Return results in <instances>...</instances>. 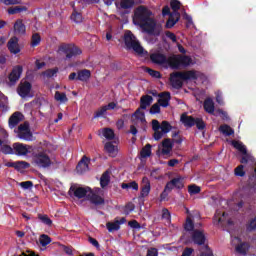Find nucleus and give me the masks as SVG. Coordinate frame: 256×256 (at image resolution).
Returning a JSON list of instances; mask_svg holds the SVG:
<instances>
[{
	"label": "nucleus",
	"instance_id": "774afa93",
	"mask_svg": "<svg viewBox=\"0 0 256 256\" xmlns=\"http://www.w3.org/2000/svg\"><path fill=\"white\" fill-rule=\"evenodd\" d=\"M193 251H195L193 248H185L182 256H191L193 255Z\"/></svg>",
	"mask_w": 256,
	"mask_h": 256
},
{
	"label": "nucleus",
	"instance_id": "6e6552de",
	"mask_svg": "<svg viewBox=\"0 0 256 256\" xmlns=\"http://www.w3.org/2000/svg\"><path fill=\"white\" fill-rule=\"evenodd\" d=\"M33 161L37 167H42L43 169H47V167H51V158L45 152H40L34 155Z\"/></svg>",
	"mask_w": 256,
	"mask_h": 256
},
{
	"label": "nucleus",
	"instance_id": "bb28decb",
	"mask_svg": "<svg viewBox=\"0 0 256 256\" xmlns=\"http://www.w3.org/2000/svg\"><path fill=\"white\" fill-rule=\"evenodd\" d=\"M76 79L77 81H82L83 83H87V80L91 79V71L88 69H83L78 71Z\"/></svg>",
	"mask_w": 256,
	"mask_h": 256
},
{
	"label": "nucleus",
	"instance_id": "2eb2a0df",
	"mask_svg": "<svg viewBox=\"0 0 256 256\" xmlns=\"http://www.w3.org/2000/svg\"><path fill=\"white\" fill-rule=\"evenodd\" d=\"M124 223H127V219H125V217H122L119 220L116 219L114 222H108L106 224V227L109 233H113V231H119V229H121V225H123Z\"/></svg>",
	"mask_w": 256,
	"mask_h": 256
},
{
	"label": "nucleus",
	"instance_id": "680f3d73",
	"mask_svg": "<svg viewBox=\"0 0 256 256\" xmlns=\"http://www.w3.org/2000/svg\"><path fill=\"white\" fill-rule=\"evenodd\" d=\"M124 211L126 215H129V213H132V211H135V204H133V202L126 204Z\"/></svg>",
	"mask_w": 256,
	"mask_h": 256
},
{
	"label": "nucleus",
	"instance_id": "8fccbe9b",
	"mask_svg": "<svg viewBox=\"0 0 256 256\" xmlns=\"http://www.w3.org/2000/svg\"><path fill=\"white\" fill-rule=\"evenodd\" d=\"M104 149L106 153H109L110 155H113V153H115V145H113V142H106L104 145Z\"/></svg>",
	"mask_w": 256,
	"mask_h": 256
},
{
	"label": "nucleus",
	"instance_id": "20e7f679",
	"mask_svg": "<svg viewBox=\"0 0 256 256\" xmlns=\"http://www.w3.org/2000/svg\"><path fill=\"white\" fill-rule=\"evenodd\" d=\"M149 19H151V11H149L145 6H139L135 10L133 18L135 25H141Z\"/></svg>",
	"mask_w": 256,
	"mask_h": 256
},
{
	"label": "nucleus",
	"instance_id": "ddd939ff",
	"mask_svg": "<svg viewBox=\"0 0 256 256\" xmlns=\"http://www.w3.org/2000/svg\"><path fill=\"white\" fill-rule=\"evenodd\" d=\"M22 73H23V66H21V65L15 66L8 76L10 83L12 85H15L17 83V81H19V79H21Z\"/></svg>",
	"mask_w": 256,
	"mask_h": 256
},
{
	"label": "nucleus",
	"instance_id": "4468645a",
	"mask_svg": "<svg viewBox=\"0 0 256 256\" xmlns=\"http://www.w3.org/2000/svg\"><path fill=\"white\" fill-rule=\"evenodd\" d=\"M89 163H91V158L83 156L76 166L77 173H80V175L87 173L89 171Z\"/></svg>",
	"mask_w": 256,
	"mask_h": 256
},
{
	"label": "nucleus",
	"instance_id": "ea45409f",
	"mask_svg": "<svg viewBox=\"0 0 256 256\" xmlns=\"http://www.w3.org/2000/svg\"><path fill=\"white\" fill-rule=\"evenodd\" d=\"M172 183L175 189H183V187H185V184H183V178L181 177L173 178Z\"/></svg>",
	"mask_w": 256,
	"mask_h": 256
},
{
	"label": "nucleus",
	"instance_id": "423d86ee",
	"mask_svg": "<svg viewBox=\"0 0 256 256\" xmlns=\"http://www.w3.org/2000/svg\"><path fill=\"white\" fill-rule=\"evenodd\" d=\"M91 191V187H81L77 185H72L69 188L68 195L75 199H84V197L87 198Z\"/></svg>",
	"mask_w": 256,
	"mask_h": 256
},
{
	"label": "nucleus",
	"instance_id": "4be33fe9",
	"mask_svg": "<svg viewBox=\"0 0 256 256\" xmlns=\"http://www.w3.org/2000/svg\"><path fill=\"white\" fill-rule=\"evenodd\" d=\"M14 31L17 35H25L27 27L23 23V20H16V22L14 23Z\"/></svg>",
	"mask_w": 256,
	"mask_h": 256
},
{
	"label": "nucleus",
	"instance_id": "37998d69",
	"mask_svg": "<svg viewBox=\"0 0 256 256\" xmlns=\"http://www.w3.org/2000/svg\"><path fill=\"white\" fill-rule=\"evenodd\" d=\"M40 245H42V247H47V245H49V243H51V237H49V235L47 234H42L40 236Z\"/></svg>",
	"mask_w": 256,
	"mask_h": 256
},
{
	"label": "nucleus",
	"instance_id": "aec40b11",
	"mask_svg": "<svg viewBox=\"0 0 256 256\" xmlns=\"http://www.w3.org/2000/svg\"><path fill=\"white\" fill-rule=\"evenodd\" d=\"M31 132L29 131V124L24 123L18 126V136L20 139H29Z\"/></svg>",
	"mask_w": 256,
	"mask_h": 256
},
{
	"label": "nucleus",
	"instance_id": "0e129e2a",
	"mask_svg": "<svg viewBox=\"0 0 256 256\" xmlns=\"http://www.w3.org/2000/svg\"><path fill=\"white\" fill-rule=\"evenodd\" d=\"M20 187H22V189H31L33 187V182L32 181L21 182Z\"/></svg>",
	"mask_w": 256,
	"mask_h": 256
},
{
	"label": "nucleus",
	"instance_id": "c03bdc74",
	"mask_svg": "<svg viewBox=\"0 0 256 256\" xmlns=\"http://www.w3.org/2000/svg\"><path fill=\"white\" fill-rule=\"evenodd\" d=\"M188 193L189 195H198V193H201V187L192 184L188 186Z\"/></svg>",
	"mask_w": 256,
	"mask_h": 256
},
{
	"label": "nucleus",
	"instance_id": "a18cd8bd",
	"mask_svg": "<svg viewBox=\"0 0 256 256\" xmlns=\"http://www.w3.org/2000/svg\"><path fill=\"white\" fill-rule=\"evenodd\" d=\"M194 125H196L199 131H203L205 127H207V124H205V121H203V118H196V120L194 121Z\"/></svg>",
	"mask_w": 256,
	"mask_h": 256
},
{
	"label": "nucleus",
	"instance_id": "4c0bfd02",
	"mask_svg": "<svg viewBox=\"0 0 256 256\" xmlns=\"http://www.w3.org/2000/svg\"><path fill=\"white\" fill-rule=\"evenodd\" d=\"M23 11H27V7L15 6L13 8L8 9L9 15H17V13H23Z\"/></svg>",
	"mask_w": 256,
	"mask_h": 256
},
{
	"label": "nucleus",
	"instance_id": "bf43d9fd",
	"mask_svg": "<svg viewBox=\"0 0 256 256\" xmlns=\"http://www.w3.org/2000/svg\"><path fill=\"white\" fill-rule=\"evenodd\" d=\"M107 113V108L102 106L98 111L94 114V119H98V117H103V115Z\"/></svg>",
	"mask_w": 256,
	"mask_h": 256
},
{
	"label": "nucleus",
	"instance_id": "473e14b6",
	"mask_svg": "<svg viewBox=\"0 0 256 256\" xmlns=\"http://www.w3.org/2000/svg\"><path fill=\"white\" fill-rule=\"evenodd\" d=\"M102 134L108 141H113V139H115V132L111 128H104Z\"/></svg>",
	"mask_w": 256,
	"mask_h": 256
},
{
	"label": "nucleus",
	"instance_id": "864d4df0",
	"mask_svg": "<svg viewBox=\"0 0 256 256\" xmlns=\"http://www.w3.org/2000/svg\"><path fill=\"white\" fill-rule=\"evenodd\" d=\"M59 73V68H53V69H48L44 72L45 77L51 78L55 77Z\"/></svg>",
	"mask_w": 256,
	"mask_h": 256
},
{
	"label": "nucleus",
	"instance_id": "f704fd0d",
	"mask_svg": "<svg viewBox=\"0 0 256 256\" xmlns=\"http://www.w3.org/2000/svg\"><path fill=\"white\" fill-rule=\"evenodd\" d=\"M140 157L142 159H147V157H151V144H146L142 150L140 151Z\"/></svg>",
	"mask_w": 256,
	"mask_h": 256
},
{
	"label": "nucleus",
	"instance_id": "393cba45",
	"mask_svg": "<svg viewBox=\"0 0 256 256\" xmlns=\"http://www.w3.org/2000/svg\"><path fill=\"white\" fill-rule=\"evenodd\" d=\"M162 155H169L171 151H173V143L171 142V139L166 138L162 141Z\"/></svg>",
	"mask_w": 256,
	"mask_h": 256
},
{
	"label": "nucleus",
	"instance_id": "6e6d98bb",
	"mask_svg": "<svg viewBox=\"0 0 256 256\" xmlns=\"http://www.w3.org/2000/svg\"><path fill=\"white\" fill-rule=\"evenodd\" d=\"M146 71L148 72L150 77H154V79H161V72L153 70L151 68H147Z\"/></svg>",
	"mask_w": 256,
	"mask_h": 256
},
{
	"label": "nucleus",
	"instance_id": "5701e85b",
	"mask_svg": "<svg viewBox=\"0 0 256 256\" xmlns=\"http://www.w3.org/2000/svg\"><path fill=\"white\" fill-rule=\"evenodd\" d=\"M203 107L206 113H209L210 115H215V102H213V99L206 98Z\"/></svg>",
	"mask_w": 256,
	"mask_h": 256
},
{
	"label": "nucleus",
	"instance_id": "dca6fc26",
	"mask_svg": "<svg viewBox=\"0 0 256 256\" xmlns=\"http://www.w3.org/2000/svg\"><path fill=\"white\" fill-rule=\"evenodd\" d=\"M30 148L31 147H29L28 145L19 142L13 144V149L16 155L19 156L27 155L29 153Z\"/></svg>",
	"mask_w": 256,
	"mask_h": 256
},
{
	"label": "nucleus",
	"instance_id": "412c9836",
	"mask_svg": "<svg viewBox=\"0 0 256 256\" xmlns=\"http://www.w3.org/2000/svg\"><path fill=\"white\" fill-rule=\"evenodd\" d=\"M23 117V114H21V112H14L9 120H8V123H9V127L10 129H15V126L18 124V123H21L22 121V118Z\"/></svg>",
	"mask_w": 256,
	"mask_h": 256
},
{
	"label": "nucleus",
	"instance_id": "49530a36",
	"mask_svg": "<svg viewBox=\"0 0 256 256\" xmlns=\"http://www.w3.org/2000/svg\"><path fill=\"white\" fill-rule=\"evenodd\" d=\"M170 5L173 13H179V9H181V2L179 0H171Z\"/></svg>",
	"mask_w": 256,
	"mask_h": 256
},
{
	"label": "nucleus",
	"instance_id": "f03ea898",
	"mask_svg": "<svg viewBox=\"0 0 256 256\" xmlns=\"http://www.w3.org/2000/svg\"><path fill=\"white\" fill-rule=\"evenodd\" d=\"M197 71L188 70L185 72H173L170 74V83L174 89H181L183 87V81H197Z\"/></svg>",
	"mask_w": 256,
	"mask_h": 256
},
{
	"label": "nucleus",
	"instance_id": "338daca9",
	"mask_svg": "<svg viewBox=\"0 0 256 256\" xmlns=\"http://www.w3.org/2000/svg\"><path fill=\"white\" fill-rule=\"evenodd\" d=\"M152 129L153 131H159V129H161V124L159 123V120H152Z\"/></svg>",
	"mask_w": 256,
	"mask_h": 256
},
{
	"label": "nucleus",
	"instance_id": "9d476101",
	"mask_svg": "<svg viewBox=\"0 0 256 256\" xmlns=\"http://www.w3.org/2000/svg\"><path fill=\"white\" fill-rule=\"evenodd\" d=\"M87 200L96 207H99V205H105V198L99 196V194L94 192L93 189H90V193L87 195Z\"/></svg>",
	"mask_w": 256,
	"mask_h": 256
},
{
	"label": "nucleus",
	"instance_id": "58836bf2",
	"mask_svg": "<svg viewBox=\"0 0 256 256\" xmlns=\"http://www.w3.org/2000/svg\"><path fill=\"white\" fill-rule=\"evenodd\" d=\"M200 256H214L213 250L209 247V245H204L200 249Z\"/></svg>",
	"mask_w": 256,
	"mask_h": 256
},
{
	"label": "nucleus",
	"instance_id": "de8ad7c7",
	"mask_svg": "<svg viewBox=\"0 0 256 256\" xmlns=\"http://www.w3.org/2000/svg\"><path fill=\"white\" fill-rule=\"evenodd\" d=\"M160 129L162 133H169V131L173 129V126H171V124L168 121H162Z\"/></svg>",
	"mask_w": 256,
	"mask_h": 256
},
{
	"label": "nucleus",
	"instance_id": "72a5a7b5",
	"mask_svg": "<svg viewBox=\"0 0 256 256\" xmlns=\"http://www.w3.org/2000/svg\"><path fill=\"white\" fill-rule=\"evenodd\" d=\"M54 99L56 101H59L60 103H67V101H69V98H67V94H65V92L59 91L55 92Z\"/></svg>",
	"mask_w": 256,
	"mask_h": 256
},
{
	"label": "nucleus",
	"instance_id": "0eeeda50",
	"mask_svg": "<svg viewBox=\"0 0 256 256\" xmlns=\"http://www.w3.org/2000/svg\"><path fill=\"white\" fill-rule=\"evenodd\" d=\"M59 51L66 54V60L73 59V57H77L83 53L75 44H62L59 46Z\"/></svg>",
	"mask_w": 256,
	"mask_h": 256
},
{
	"label": "nucleus",
	"instance_id": "09e8293b",
	"mask_svg": "<svg viewBox=\"0 0 256 256\" xmlns=\"http://www.w3.org/2000/svg\"><path fill=\"white\" fill-rule=\"evenodd\" d=\"M14 148H12L10 145H2L1 146V152L4 154V155H13V153H15L13 151Z\"/></svg>",
	"mask_w": 256,
	"mask_h": 256
},
{
	"label": "nucleus",
	"instance_id": "c85d7f7f",
	"mask_svg": "<svg viewBox=\"0 0 256 256\" xmlns=\"http://www.w3.org/2000/svg\"><path fill=\"white\" fill-rule=\"evenodd\" d=\"M142 108H138L133 114L132 117H135L138 121H140L143 125L147 123V119L145 118V112L141 111Z\"/></svg>",
	"mask_w": 256,
	"mask_h": 256
},
{
	"label": "nucleus",
	"instance_id": "e433bc0d",
	"mask_svg": "<svg viewBox=\"0 0 256 256\" xmlns=\"http://www.w3.org/2000/svg\"><path fill=\"white\" fill-rule=\"evenodd\" d=\"M38 219L41 221V223L47 225L48 227L53 225V220H51L47 214H38Z\"/></svg>",
	"mask_w": 256,
	"mask_h": 256
},
{
	"label": "nucleus",
	"instance_id": "3c124183",
	"mask_svg": "<svg viewBox=\"0 0 256 256\" xmlns=\"http://www.w3.org/2000/svg\"><path fill=\"white\" fill-rule=\"evenodd\" d=\"M71 19L74 21V23H81L83 21V15L77 11H74L71 15Z\"/></svg>",
	"mask_w": 256,
	"mask_h": 256
},
{
	"label": "nucleus",
	"instance_id": "9b49d317",
	"mask_svg": "<svg viewBox=\"0 0 256 256\" xmlns=\"http://www.w3.org/2000/svg\"><path fill=\"white\" fill-rule=\"evenodd\" d=\"M207 238L205 237V234L201 230H193L192 233V241L194 245H198L199 247L203 246L205 247V241Z\"/></svg>",
	"mask_w": 256,
	"mask_h": 256
},
{
	"label": "nucleus",
	"instance_id": "a878e982",
	"mask_svg": "<svg viewBox=\"0 0 256 256\" xmlns=\"http://www.w3.org/2000/svg\"><path fill=\"white\" fill-rule=\"evenodd\" d=\"M196 118L187 114H182L180 121L185 127H194Z\"/></svg>",
	"mask_w": 256,
	"mask_h": 256
},
{
	"label": "nucleus",
	"instance_id": "a19ab883",
	"mask_svg": "<svg viewBox=\"0 0 256 256\" xmlns=\"http://www.w3.org/2000/svg\"><path fill=\"white\" fill-rule=\"evenodd\" d=\"M41 43V35L34 33L31 38V47H37Z\"/></svg>",
	"mask_w": 256,
	"mask_h": 256
},
{
	"label": "nucleus",
	"instance_id": "c9c22d12",
	"mask_svg": "<svg viewBox=\"0 0 256 256\" xmlns=\"http://www.w3.org/2000/svg\"><path fill=\"white\" fill-rule=\"evenodd\" d=\"M29 167H31V165L29 164V162H25V161H16V162H15L14 169H15L16 171H23V169H29Z\"/></svg>",
	"mask_w": 256,
	"mask_h": 256
},
{
	"label": "nucleus",
	"instance_id": "7c9ffc66",
	"mask_svg": "<svg viewBox=\"0 0 256 256\" xmlns=\"http://www.w3.org/2000/svg\"><path fill=\"white\" fill-rule=\"evenodd\" d=\"M249 243L243 242L236 246V252L240 253V255H247V251H249Z\"/></svg>",
	"mask_w": 256,
	"mask_h": 256
},
{
	"label": "nucleus",
	"instance_id": "4d7b16f0",
	"mask_svg": "<svg viewBox=\"0 0 256 256\" xmlns=\"http://www.w3.org/2000/svg\"><path fill=\"white\" fill-rule=\"evenodd\" d=\"M234 173L236 177H245V170L243 165H239L235 168Z\"/></svg>",
	"mask_w": 256,
	"mask_h": 256
},
{
	"label": "nucleus",
	"instance_id": "f8f14e48",
	"mask_svg": "<svg viewBox=\"0 0 256 256\" xmlns=\"http://www.w3.org/2000/svg\"><path fill=\"white\" fill-rule=\"evenodd\" d=\"M33 86L30 84L29 81H25L24 83L21 82L18 86L17 93L22 99H25V97H29V93H31V89Z\"/></svg>",
	"mask_w": 256,
	"mask_h": 256
},
{
	"label": "nucleus",
	"instance_id": "2f4dec72",
	"mask_svg": "<svg viewBox=\"0 0 256 256\" xmlns=\"http://www.w3.org/2000/svg\"><path fill=\"white\" fill-rule=\"evenodd\" d=\"M232 146L234 147V149H237L238 151H240V153H242V155H246L247 148L245 147V145H243L242 142H239L237 140H233L232 141Z\"/></svg>",
	"mask_w": 256,
	"mask_h": 256
},
{
	"label": "nucleus",
	"instance_id": "f3484780",
	"mask_svg": "<svg viewBox=\"0 0 256 256\" xmlns=\"http://www.w3.org/2000/svg\"><path fill=\"white\" fill-rule=\"evenodd\" d=\"M8 50L10 53H13L14 55H17V53H20L21 49H19V38L12 37L7 44Z\"/></svg>",
	"mask_w": 256,
	"mask_h": 256
},
{
	"label": "nucleus",
	"instance_id": "052dcab7",
	"mask_svg": "<svg viewBox=\"0 0 256 256\" xmlns=\"http://www.w3.org/2000/svg\"><path fill=\"white\" fill-rule=\"evenodd\" d=\"M172 138L174 143H176L177 145H181V143H183V139H181V136H179V132H174L172 134Z\"/></svg>",
	"mask_w": 256,
	"mask_h": 256
},
{
	"label": "nucleus",
	"instance_id": "69168bd1",
	"mask_svg": "<svg viewBox=\"0 0 256 256\" xmlns=\"http://www.w3.org/2000/svg\"><path fill=\"white\" fill-rule=\"evenodd\" d=\"M158 255H159V251L157 250V248H150L148 249L146 256H158Z\"/></svg>",
	"mask_w": 256,
	"mask_h": 256
},
{
	"label": "nucleus",
	"instance_id": "603ef678",
	"mask_svg": "<svg viewBox=\"0 0 256 256\" xmlns=\"http://www.w3.org/2000/svg\"><path fill=\"white\" fill-rule=\"evenodd\" d=\"M246 231H256V217L250 220L249 223L246 225Z\"/></svg>",
	"mask_w": 256,
	"mask_h": 256
},
{
	"label": "nucleus",
	"instance_id": "39448f33",
	"mask_svg": "<svg viewBox=\"0 0 256 256\" xmlns=\"http://www.w3.org/2000/svg\"><path fill=\"white\" fill-rule=\"evenodd\" d=\"M143 31L148 33V35H155L159 37L161 35V28H157V22L153 18H148L145 22L139 25Z\"/></svg>",
	"mask_w": 256,
	"mask_h": 256
},
{
	"label": "nucleus",
	"instance_id": "1a4fd4ad",
	"mask_svg": "<svg viewBox=\"0 0 256 256\" xmlns=\"http://www.w3.org/2000/svg\"><path fill=\"white\" fill-rule=\"evenodd\" d=\"M151 193V181L147 176H144L140 183V195L138 199H145V197H149Z\"/></svg>",
	"mask_w": 256,
	"mask_h": 256
},
{
	"label": "nucleus",
	"instance_id": "b1692460",
	"mask_svg": "<svg viewBox=\"0 0 256 256\" xmlns=\"http://www.w3.org/2000/svg\"><path fill=\"white\" fill-rule=\"evenodd\" d=\"M151 103H153V96L151 95H143L140 98V109L145 111L149 106H151Z\"/></svg>",
	"mask_w": 256,
	"mask_h": 256
},
{
	"label": "nucleus",
	"instance_id": "f257e3e1",
	"mask_svg": "<svg viewBox=\"0 0 256 256\" xmlns=\"http://www.w3.org/2000/svg\"><path fill=\"white\" fill-rule=\"evenodd\" d=\"M152 63L156 65H163V67H170V69H181V67H189L192 59L186 55H172L167 58L165 54L153 53L150 55Z\"/></svg>",
	"mask_w": 256,
	"mask_h": 256
},
{
	"label": "nucleus",
	"instance_id": "5fc2aeb1",
	"mask_svg": "<svg viewBox=\"0 0 256 256\" xmlns=\"http://www.w3.org/2000/svg\"><path fill=\"white\" fill-rule=\"evenodd\" d=\"M157 113H161V105L159 103H155L150 108L151 115H157Z\"/></svg>",
	"mask_w": 256,
	"mask_h": 256
},
{
	"label": "nucleus",
	"instance_id": "13d9d810",
	"mask_svg": "<svg viewBox=\"0 0 256 256\" xmlns=\"http://www.w3.org/2000/svg\"><path fill=\"white\" fill-rule=\"evenodd\" d=\"M184 229L186 231H193V229H195V224L193 223V220H191V218H187Z\"/></svg>",
	"mask_w": 256,
	"mask_h": 256
},
{
	"label": "nucleus",
	"instance_id": "e2e57ef3",
	"mask_svg": "<svg viewBox=\"0 0 256 256\" xmlns=\"http://www.w3.org/2000/svg\"><path fill=\"white\" fill-rule=\"evenodd\" d=\"M215 115H219L222 119H229V114L223 109H217Z\"/></svg>",
	"mask_w": 256,
	"mask_h": 256
},
{
	"label": "nucleus",
	"instance_id": "c756f323",
	"mask_svg": "<svg viewBox=\"0 0 256 256\" xmlns=\"http://www.w3.org/2000/svg\"><path fill=\"white\" fill-rule=\"evenodd\" d=\"M110 182L111 176H109V171H105L100 178V186L102 187V189H105V187H107Z\"/></svg>",
	"mask_w": 256,
	"mask_h": 256
},
{
	"label": "nucleus",
	"instance_id": "79ce46f5",
	"mask_svg": "<svg viewBox=\"0 0 256 256\" xmlns=\"http://www.w3.org/2000/svg\"><path fill=\"white\" fill-rule=\"evenodd\" d=\"M135 5V0H121L120 7L121 9H131Z\"/></svg>",
	"mask_w": 256,
	"mask_h": 256
},
{
	"label": "nucleus",
	"instance_id": "a211bd4d",
	"mask_svg": "<svg viewBox=\"0 0 256 256\" xmlns=\"http://www.w3.org/2000/svg\"><path fill=\"white\" fill-rule=\"evenodd\" d=\"M179 19H181V14L179 12H172L166 22V29H172V27H175V24L179 22Z\"/></svg>",
	"mask_w": 256,
	"mask_h": 256
},
{
	"label": "nucleus",
	"instance_id": "7ed1b4c3",
	"mask_svg": "<svg viewBox=\"0 0 256 256\" xmlns=\"http://www.w3.org/2000/svg\"><path fill=\"white\" fill-rule=\"evenodd\" d=\"M124 43L127 49H133L138 55H143V46L137 41V38L131 31H126L124 34Z\"/></svg>",
	"mask_w": 256,
	"mask_h": 256
},
{
	"label": "nucleus",
	"instance_id": "cd10ccee",
	"mask_svg": "<svg viewBox=\"0 0 256 256\" xmlns=\"http://www.w3.org/2000/svg\"><path fill=\"white\" fill-rule=\"evenodd\" d=\"M220 133L225 135L226 137H231V135H235V130L231 128V126L224 124L219 127Z\"/></svg>",
	"mask_w": 256,
	"mask_h": 256
},
{
	"label": "nucleus",
	"instance_id": "6ab92c4d",
	"mask_svg": "<svg viewBox=\"0 0 256 256\" xmlns=\"http://www.w3.org/2000/svg\"><path fill=\"white\" fill-rule=\"evenodd\" d=\"M158 104L160 107H169V101H171V93L170 92H161L158 94Z\"/></svg>",
	"mask_w": 256,
	"mask_h": 256
}]
</instances>
